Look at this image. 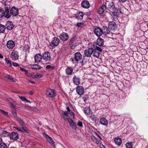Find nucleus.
Wrapping results in <instances>:
<instances>
[{"instance_id":"nucleus-30","label":"nucleus","mask_w":148,"mask_h":148,"mask_svg":"<svg viewBox=\"0 0 148 148\" xmlns=\"http://www.w3.org/2000/svg\"><path fill=\"white\" fill-rule=\"evenodd\" d=\"M42 67L40 65L37 64H34L32 66V69L35 70L40 69Z\"/></svg>"},{"instance_id":"nucleus-19","label":"nucleus","mask_w":148,"mask_h":148,"mask_svg":"<svg viewBox=\"0 0 148 148\" xmlns=\"http://www.w3.org/2000/svg\"><path fill=\"white\" fill-rule=\"evenodd\" d=\"M68 121L71 126L73 129L76 130L77 129L76 124L73 120L71 119L70 118L68 120Z\"/></svg>"},{"instance_id":"nucleus-32","label":"nucleus","mask_w":148,"mask_h":148,"mask_svg":"<svg viewBox=\"0 0 148 148\" xmlns=\"http://www.w3.org/2000/svg\"><path fill=\"white\" fill-rule=\"evenodd\" d=\"M55 66L52 65H48L46 67V70L49 71H51L54 69Z\"/></svg>"},{"instance_id":"nucleus-56","label":"nucleus","mask_w":148,"mask_h":148,"mask_svg":"<svg viewBox=\"0 0 148 148\" xmlns=\"http://www.w3.org/2000/svg\"><path fill=\"white\" fill-rule=\"evenodd\" d=\"M127 0H119V2L120 3H124Z\"/></svg>"},{"instance_id":"nucleus-50","label":"nucleus","mask_w":148,"mask_h":148,"mask_svg":"<svg viewBox=\"0 0 148 148\" xmlns=\"http://www.w3.org/2000/svg\"><path fill=\"white\" fill-rule=\"evenodd\" d=\"M19 98L23 101H26L27 99L24 97L23 96H19Z\"/></svg>"},{"instance_id":"nucleus-37","label":"nucleus","mask_w":148,"mask_h":148,"mask_svg":"<svg viewBox=\"0 0 148 148\" xmlns=\"http://www.w3.org/2000/svg\"><path fill=\"white\" fill-rule=\"evenodd\" d=\"M1 148H8L7 145L3 142L2 139H1Z\"/></svg>"},{"instance_id":"nucleus-31","label":"nucleus","mask_w":148,"mask_h":148,"mask_svg":"<svg viewBox=\"0 0 148 148\" xmlns=\"http://www.w3.org/2000/svg\"><path fill=\"white\" fill-rule=\"evenodd\" d=\"M106 6L105 5H103L99 9V14H101L105 10Z\"/></svg>"},{"instance_id":"nucleus-28","label":"nucleus","mask_w":148,"mask_h":148,"mask_svg":"<svg viewBox=\"0 0 148 148\" xmlns=\"http://www.w3.org/2000/svg\"><path fill=\"white\" fill-rule=\"evenodd\" d=\"M114 142L116 144L120 145L121 143L122 140L120 138L116 137L114 139Z\"/></svg>"},{"instance_id":"nucleus-35","label":"nucleus","mask_w":148,"mask_h":148,"mask_svg":"<svg viewBox=\"0 0 148 148\" xmlns=\"http://www.w3.org/2000/svg\"><path fill=\"white\" fill-rule=\"evenodd\" d=\"M90 107H86L84 109V112L88 115H89L90 114Z\"/></svg>"},{"instance_id":"nucleus-16","label":"nucleus","mask_w":148,"mask_h":148,"mask_svg":"<svg viewBox=\"0 0 148 148\" xmlns=\"http://www.w3.org/2000/svg\"><path fill=\"white\" fill-rule=\"evenodd\" d=\"M6 45L7 47L9 49H12L15 46V43L13 40H10L7 42Z\"/></svg>"},{"instance_id":"nucleus-25","label":"nucleus","mask_w":148,"mask_h":148,"mask_svg":"<svg viewBox=\"0 0 148 148\" xmlns=\"http://www.w3.org/2000/svg\"><path fill=\"white\" fill-rule=\"evenodd\" d=\"M83 14L82 12H77V14L75 15L76 18L79 20H82L83 18Z\"/></svg>"},{"instance_id":"nucleus-47","label":"nucleus","mask_w":148,"mask_h":148,"mask_svg":"<svg viewBox=\"0 0 148 148\" xmlns=\"http://www.w3.org/2000/svg\"><path fill=\"white\" fill-rule=\"evenodd\" d=\"M1 113H2L6 116H8V112L5 111L3 110H1Z\"/></svg>"},{"instance_id":"nucleus-49","label":"nucleus","mask_w":148,"mask_h":148,"mask_svg":"<svg viewBox=\"0 0 148 148\" xmlns=\"http://www.w3.org/2000/svg\"><path fill=\"white\" fill-rule=\"evenodd\" d=\"M76 25L78 27H82L84 26V24L82 23H77Z\"/></svg>"},{"instance_id":"nucleus-20","label":"nucleus","mask_w":148,"mask_h":148,"mask_svg":"<svg viewBox=\"0 0 148 148\" xmlns=\"http://www.w3.org/2000/svg\"><path fill=\"white\" fill-rule=\"evenodd\" d=\"M81 5L82 7L86 8H88L90 6L88 1L86 0L83 1L82 2Z\"/></svg>"},{"instance_id":"nucleus-26","label":"nucleus","mask_w":148,"mask_h":148,"mask_svg":"<svg viewBox=\"0 0 148 148\" xmlns=\"http://www.w3.org/2000/svg\"><path fill=\"white\" fill-rule=\"evenodd\" d=\"M6 26L7 29L8 30L12 29L14 27L13 23L11 21H10L7 22Z\"/></svg>"},{"instance_id":"nucleus-61","label":"nucleus","mask_w":148,"mask_h":148,"mask_svg":"<svg viewBox=\"0 0 148 148\" xmlns=\"http://www.w3.org/2000/svg\"><path fill=\"white\" fill-rule=\"evenodd\" d=\"M24 72L25 74V75H27L28 74V71L27 70H25Z\"/></svg>"},{"instance_id":"nucleus-21","label":"nucleus","mask_w":148,"mask_h":148,"mask_svg":"<svg viewBox=\"0 0 148 148\" xmlns=\"http://www.w3.org/2000/svg\"><path fill=\"white\" fill-rule=\"evenodd\" d=\"M8 101L10 106L11 110L16 109L15 104L14 103L15 101L14 100L10 98L8 99Z\"/></svg>"},{"instance_id":"nucleus-11","label":"nucleus","mask_w":148,"mask_h":148,"mask_svg":"<svg viewBox=\"0 0 148 148\" xmlns=\"http://www.w3.org/2000/svg\"><path fill=\"white\" fill-rule=\"evenodd\" d=\"M76 90L77 93L80 95H82L84 93V89L82 86H77L76 88Z\"/></svg>"},{"instance_id":"nucleus-41","label":"nucleus","mask_w":148,"mask_h":148,"mask_svg":"<svg viewBox=\"0 0 148 148\" xmlns=\"http://www.w3.org/2000/svg\"><path fill=\"white\" fill-rule=\"evenodd\" d=\"M5 17L6 18H8L10 17L11 15L10 14H8L9 12V10L8 9L5 10Z\"/></svg>"},{"instance_id":"nucleus-40","label":"nucleus","mask_w":148,"mask_h":148,"mask_svg":"<svg viewBox=\"0 0 148 148\" xmlns=\"http://www.w3.org/2000/svg\"><path fill=\"white\" fill-rule=\"evenodd\" d=\"M76 39V37L75 36H74L72 37L71 39L70 40L69 42V45H71L75 40Z\"/></svg>"},{"instance_id":"nucleus-57","label":"nucleus","mask_w":148,"mask_h":148,"mask_svg":"<svg viewBox=\"0 0 148 148\" xmlns=\"http://www.w3.org/2000/svg\"><path fill=\"white\" fill-rule=\"evenodd\" d=\"M83 99L85 102H86V101L87 100V99L86 97H84L83 98Z\"/></svg>"},{"instance_id":"nucleus-9","label":"nucleus","mask_w":148,"mask_h":148,"mask_svg":"<svg viewBox=\"0 0 148 148\" xmlns=\"http://www.w3.org/2000/svg\"><path fill=\"white\" fill-rule=\"evenodd\" d=\"M60 38L62 40L66 41L69 39V36L68 34L62 32L60 36Z\"/></svg>"},{"instance_id":"nucleus-52","label":"nucleus","mask_w":148,"mask_h":148,"mask_svg":"<svg viewBox=\"0 0 148 148\" xmlns=\"http://www.w3.org/2000/svg\"><path fill=\"white\" fill-rule=\"evenodd\" d=\"M91 119L94 121H95L96 120V117L94 116H90Z\"/></svg>"},{"instance_id":"nucleus-60","label":"nucleus","mask_w":148,"mask_h":148,"mask_svg":"<svg viewBox=\"0 0 148 148\" xmlns=\"http://www.w3.org/2000/svg\"><path fill=\"white\" fill-rule=\"evenodd\" d=\"M28 94L30 95H32L33 94V92L32 91L30 90L29 91Z\"/></svg>"},{"instance_id":"nucleus-48","label":"nucleus","mask_w":148,"mask_h":148,"mask_svg":"<svg viewBox=\"0 0 148 148\" xmlns=\"http://www.w3.org/2000/svg\"><path fill=\"white\" fill-rule=\"evenodd\" d=\"M42 77V75L40 74H36L34 75V77L36 78H40Z\"/></svg>"},{"instance_id":"nucleus-63","label":"nucleus","mask_w":148,"mask_h":148,"mask_svg":"<svg viewBox=\"0 0 148 148\" xmlns=\"http://www.w3.org/2000/svg\"><path fill=\"white\" fill-rule=\"evenodd\" d=\"M29 82L32 84H34L35 83V82H34L32 81H29Z\"/></svg>"},{"instance_id":"nucleus-10","label":"nucleus","mask_w":148,"mask_h":148,"mask_svg":"<svg viewBox=\"0 0 148 148\" xmlns=\"http://www.w3.org/2000/svg\"><path fill=\"white\" fill-rule=\"evenodd\" d=\"M43 59L45 61H48L50 60L51 57L49 53L45 52L42 56Z\"/></svg>"},{"instance_id":"nucleus-62","label":"nucleus","mask_w":148,"mask_h":148,"mask_svg":"<svg viewBox=\"0 0 148 148\" xmlns=\"http://www.w3.org/2000/svg\"><path fill=\"white\" fill-rule=\"evenodd\" d=\"M20 69H21V70L22 71H25V69H24L23 68H21V67H20Z\"/></svg>"},{"instance_id":"nucleus-23","label":"nucleus","mask_w":148,"mask_h":148,"mask_svg":"<svg viewBox=\"0 0 148 148\" xmlns=\"http://www.w3.org/2000/svg\"><path fill=\"white\" fill-rule=\"evenodd\" d=\"M42 56L39 54H36L34 56L35 62L38 63L42 59Z\"/></svg>"},{"instance_id":"nucleus-46","label":"nucleus","mask_w":148,"mask_h":148,"mask_svg":"<svg viewBox=\"0 0 148 148\" xmlns=\"http://www.w3.org/2000/svg\"><path fill=\"white\" fill-rule=\"evenodd\" d=\"M2 3H3V5H2V6L4 7H5V10H6V9H8H8L9 8V5H8L7 4H5L4 3V1H3L2 2Z\"/></svg>"},{"instance_id":"nucleus-15","label":"nucleus","mask_w":148,"mask_h":148,"mask_svg":"<svg viewBox=\"0 0 148 148\" xmlns=\"http://www.w3.org/2000/svg\"><path fill=\"white\" fill-rule=\"evenodd\" d=\"M81 54L79 52H77L74 54V59L76 62H79L82 58Z\"/></svg>"},{"instance_id":"nucleus-33","label":"nucleus","mask_w":148,"mask_h":148,"mask_svg":"<svg viewBox=\"0 0 148 148\" xmlns=\"http://www.w3.org/2000/svg\"><path fill=\"white\" fill-rule=\"evenodd\" d=\"M16 119H17V121L19 122V124L20 125V126H21L22 127H24V123L23 120L21 118L17 117L16 118Z\"/></svg>"},{"instance_id":"nucleus-8","label":"nucleus","mask_w":148,"mask_h":148,"mask_svg":"<svg viewBox=\"0 0 148 148\" xmlns=\"http://www.w3.org/2000/svg\"><path fill=\"white\" fill-rule=\"evenodd\" d=\"M10 13L11 15L16 16L18 14V10L14 7H13L10 9Z\"/></svg>"},{"instance_id":"nucleus-45","label":"nucleus","mask_w":148,"mask_h":148,"mask_svg":"<svg viewBox=\"0 0 148 148\" xmlns=\"http://www.w3.org/2000/svg\"><path fill=\"white\" fill-rule=\"evenodd\" d=\"M11 112L13 115L15 117L17 116L16 109H11Z\"/></svg>"},{"instance_id":"nucleus-38","label":"nucleus","mask_w":148,"mask_h":148,"mask_svg":"<svg viewBox=\"0 0 148 148\" xmlns=\"http://www.w3.org/2000/svg\"><path fill=\"white\" fill-rule=\"evenodd\" d=\"M1 135L3 136L6 137L9 136V133L5 131H2Z\"/></svg>"},{"instance_id":"nucleus-3","label":"nucleus","mask_w":148,"mask_h":148,"mask_svg":"<svg viewBox=\"0 0 148 148\" xmlns=\"http://www.w3.org/2000/svg\"><path fill=\"white\" fill-rule=\"evenodd\" d=\"M46 95L48 97H53L56 96V92L54 90L48 88L47 90Z\"/></svg>"},{"instance_id":"nucleus-6","label":"nucleus","mask_w":148,"mask_h":148,"mask_svg":"<svg viewBox=\"0 0 148 148\" xmlns=\"http://www.w3.org/2000/svg\"><path fill=\"white\" fill-rule=\"evenodd\" d=\"M93 45L90 48L86 49L84 51V55L87 57H90L93 53Z\"/></svg>"},{"instance_id":"nucleus-34","label":"nucleus","mask_w":148,"mask_h":148,"mask_svg":"<svg viewBox=\"0 0 148 148\" xmlns=\"http://www.w3.org/2000/svg\"><path fill=\"white\" fill-rule=\"evenodd\" d=\"M14 128H15L16 130H17L19 131H20L22 132H25V133H27V131L25 129V127H22L21 130L19 129V128L18 127H14Z\"/></svg>"},{"instance_id":"nucleus-1","label":"nucleus","mask_w":148,"mask_h":148,"mask_svg":"<svg viewBox=\"0 0 148 148\" xmlns=\"http://www.w3.org/2000/svg\"><path fill=\"white\" fill-rule=\"evenodd\" d=\"M109 10V14L113 17H117L121 13V10L115 7L113 2H109L106 3Z\"/></svg>"},{"instance_id":"nucleus-27","label":"nucleus","mask_w":148,"mask_h":148,"mask_svg":"<svg viewBox=\"0 0 148 148\" xmlns=\"http://www.w3.org/2000/svg\"><path fill=\"white\" fill-rule=\"evenodd\" d=\"M97 44L100 46H103L104 45V40L101 38H98L97 40Z\"/></svg>"},{"instance_id":"nucleus-64","label":"nucleus","mask_w":148,"mask_h":148,"mask_svg":"<svg viewBox=\"0 0 148 148\" xmlns=\"http://www.w3.org/2000/svg\"><path fill=\"white\" fill-rule=\"evenodd\" d=\"M75 47V46H74V45H73L71 47V49H73Z\"/></svg>"},{"instance_id":"nucleus-58","label":"nucleus","mask_w":148,"mask_h":148,"mask_svg":"<svg viewBox=\"0 0 148 148\" xmlns=\"http://www.w3.org/2000/svg\"><path fill=\"white\" fill-rule=\"evenodd\" d=\"M68 113L72 115H74V112H73L72 111L70 112H69Z\"/></svg>"},{"instance_id":"nucleus-53","label":"nucleus","mask_w":148,"mask_h":148,"mask_svg":"<svg viewBox=\"0 0 148 148\" xmlns=\"http://www.w3.org/2000/svg\"><path fill=\"white\" fill-rule=\"evenodd\" d=\"M0 11H1V13H2L1 16L2 17L3 16H5V12H3L4 11L3 10H2V9H1Z\"/></svg>"},{"instance_id":"nucleus-59","label":"nucleus","mask_w":148,"mask_h":148,"mask_svg":"<svg viewBox=\"0 0 148 148\" xmlns=\"http://www.w3.org/2000/svg\"><path fill=\"white\" fill-rule=\"evenodd\" d=\"M66 109L68 111L67 112H68V113L70 111V109L69 107H67Z\"/></svg>"},{"instance_id":"nucleus-7","label":"nucleus","mask_w":148,"mask_h":148,"mask_svg":"<svg viewBox=\"0 0 148 148\" xmlns=\"http://www.w3.org/2000/svg\"><path fill=\"white\" fill-rule=\"evenodd\" d=\"M94 32L96 36L99 37L103 34V30L99 27H97L94 30Z\"/></svg>"},{"instance_id":"nucleus-18","label":"nucleus","mask_w":148,"mask_h":148,"mask_svg":"<svg viewBox=\"0 0 148 148\" xmlns=\"http://www.w3.org/2000/svg\"><path fill=\"white\" fill-rule=\"evenodd\" d=\"M10 137L12 140H16L18 138V134L15 132H13L10 135Z\"/></svg>"},{"instance_id":"nucleus-24","label":"nucleus","mask_w":148,"mask_h":148,"mask_svg":"<svg viewBox=\"0 0 148 148\" xmlns=\"http://www.w3.org/2000/svg\"><path fill=\"white\" fill-rule=\"evenodd\" d=\"M100 123L102 125L107 126L108 125V121L104 117H102L100 119Z\"/></svg>"},{"instance_id":"nucleus-13","label":"nucleus","mask_w":148,"mask_h":148,"mask_svg":"<svg viewBox=\"0 0 148 148\" xmlns=\"http://www.w3.org/2000/svg\"><path fill=\"white\" fill-rule=\"evenodd\" d=\"M60 42V40L57 38L55 37L53 38L51 43L54 47L58 46Z\"/></svg>"},{"instance_id":"nucleus-29","label":"nucleus","mask_w":148,"mask_h":148,"mask_svg":"<svg viewBox=\"0 0 148 148\" xmlns=\"http://www.w3.org/2000/svg\"><path fill=\"white\" fill-rule=\"evenodd\" d=\"M47 141L50 143L54 147H55L56 145H55V143L53 141L52 138L49 136L48 137L46 138Z\"/></svg>"},{"instance_id":"nucleus-43","label":"nucleus","mask_w":148,"mask_h":148,"mask_svg":"<svg viewBox=\"0 0 148 148\" xmlns=\"http://www.w3.org/2000/svg\"><path fill=\"white\" fill-rule=\"evenodd\" d=\"M125 146L127 148H132V142H128L125 144Z\"/></svg>"},{"instance_id":"nucleus-44","label":"nucleus","mask_w":148,"mask_h":148,"mask_svg":"<svg viewBox=\"0 0 148 148\" xmlns=\"http://www.w3.org/2000/svg\"><path fill=\"white\" fill-rule=\"evenodd\" d=\"M5 29V27L3 25L1 24V33L4 32Z\"/></svg>"},{"instance_id":"nucleus-4","label":"nucleus","mask_w":148,"mask_h":148,"mask_svg":"<svg viewBox=\"0 0 148 148\" xmlns=\"http://www.w3.org/2000/svg\"><path fill=\"white\" fill-rule=\"evenodd\" d=\"M103 30V34L108 38H110L112 36V33L110 32L107 27L103 26L102 29Z\"/></svg>"},{"instance_id":"nucleus-36","label":"nucleus","mask_w":148,"mask_h":148,"mask_svg":"<svg viewBox=\"0 0 148 148\" xmlns=\"http://www.w3.org/2000/svg\"><path fill=\"white\" fill-rule=\"evenodd\" d=\"M29 47L28 45H25L23 47V50L24 51L29 53Z\"/></svg>"},{"instance_id":"nucleus-55","label":"nucleus","mask_w":148,"mask_h":148,"mask_svg":"<svg viewBox=\"0 0 148 148\" xmlns=\"http://www.w3.org/2000/svg\"><path fill=\"white\" fill-rule=\"evenodd\" d=\"M12 65L15 66H19V65L18 63L14 62L12 63Z\"/></svg>"},{"instance_id":"nucleus-12","label":"nucleus","mask_w":148,"mask_h":148,"mask_svg":"<svg viewBox=\"0 0 148 148\" xmlns=\"http://www.w3.org/2000/svg\"><path fill=\"white\" fill-rule=\"evenodd\" d=\"M62 117L65 120H67L70 119V116L68 115V112L62 111L61 113Z\"/></svg>"},{"instance_id":"nucleus-54","label":"nucleus","mask_w":148,"mask_h":148,"mask_svg":"<svg viewBox=\"0 0 148 148\" xmlns=\"http://www.w3.org/2000/svg\"><path fill=\"white\" fill-rule=\"evenodd\" d=\"M42 134L43 136L46 138L47 137H48L49 136L48 135H47L45 132H43L42 133Z\"/></svg>"},{"instance_id":"nucleus-14","label":"nucleus","mask_w":148,"mask_h":148,"mask_svg":"<svg viewBox=\"0 0 148 148\" xmlns=\"http://www.w3.org/2000/svg\"><path fill=\"white\" fill-rule=\"evenodd\" d=\"M10 57L12 59L14 60H16L18 58V53L16 51H13L10 55Z\"/></svg>"},{"instance_id":"nucleus-2","label":"nucleus","mask_w":148,"mask_h":148,"mask_svg":"<svg viewBox=\"0 0 148 148\" xmlns=\"http://www.w3.org/2000/svg\"><path fill=\"white\" fill-rule=\"evenodd\" d=\"M93 56L97 58H99L100 55V52H102L101 49L95 45H93Z\"/></svg>"},{"instance_id":"nucleus-39","label":"nucleus","mask_w":148,"mask_h":148,"mask_svg":"<svg viewBox=\"0 0 148 148\" xmlns=\"http://www.w3.org/2000/svg\"><path fill=\"white\" fill-rule=\"evenodd\" d=\"M5 63L9 66H12V63L10 60H8L7 58H5Z\"/></svg>"},{"instance_id":"nucleus-22","label":"nucleus","mask_w":148,"mask_h":148,"mask_svg":"<svg viewBox=\"0 0 148 148\" xmlns=\"http://www.w3.org/2000/svg\"><path fill=\"white\" fill-rule=\"evenodd\" d=\"M73 71V69L71 67H67L65 70V73L67 75H71Z\"/></svg>"},{"instance_id":"nucleus-17","label":"nucleus","mask_w":148,"mask_h":148,"mask_svg":"<svg viewBox=\"0 0 148 148\" xmlns=\"http://www.w3.org/2000/svg\"><path fill=\"white\" fill-rule=\"evenodd\" d=\"M72 80L73 83L76 85H78L80 84V79L76 75L73 76Z\"/></svg>"},{"instance_id":"nucleus-42","label":"nucleus","mask_w":148,"mask_h":148,"mask_svg":"<svg viewBox=\"0 0 148 148\" xmlns=\"http://www.w3.org/2000/svg\"><path fill=\"white\" fill-rule=\"evenodd\" d=\"M7 78L10 81L13 82H15L16 81V79L15 78L9 75H8Z\"/></svg>"},{"instance_id":"nucleus-5","label":"nucleus","mask_w":148,"mask_h":148,"mask_svg":"<svg viewBox=\"0 0 148 148\" xmlns=\"http://www.w3.org/2000/svg\"><path fill=\"white\" fill-rule=\"evenodd\" d=\"M108 28L111 31H114L117 29V25L114 21L110 22L108 24Z\"/></svg>"},{"instance_id":"nucleus-51","label":"nucleus","mask_w":148,"mask_h":148,"mask_svg":"<svg viewBox=\"0 0 148 148\" xmlns=\"http://www.w3.org/2000/svg\"><path fill=\"white\" fill-rule=\"evenodd\" d=\"M77 125L80 127H83V123H82L80 121H79L77 123Z\"/></svg>"}]
</instances>
